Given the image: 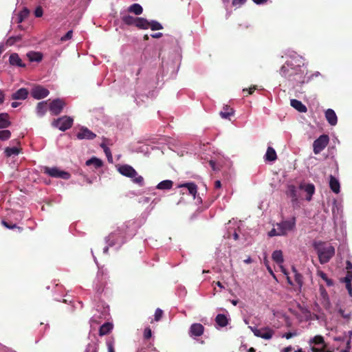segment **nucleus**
Segmentation results:
<instances>
[{
  "label": "nucleus",
  "mask_w": 352,
  "mask_h": 352,
  "mask_svg": "<svg viewBox=\"0 0 352 352\" xmlns=\"http://www.w3.org/2000/svg\"><path fill=\"white\" fill-rule=\"evenodd\" d=\"M280 74L291 82L294 87L311 80L310 77H307V69L304 58L296 52L288 55L287 60L280 69Z\"/></svg>",
  "instance_id": "obj_1"
},
{
  "label": "nucleus",
  "mask_w": 352,
  "mask_h": 352,
  "mask_svg": "<svg viewBox=\"0 0 352 352\" xmlns=\"http://www.w3.org/2000/svg\"><path fill=\"white\" fill-rule=\"evenodd\" d=\"M135 232L136 226L135 221H128L124 223L106 237L107 245L104 248L103 253L107 254L109 247H115L116 250H118L128 239L134 236Z\"/></svg>",
  "instance_id": "obj_2"
},
{
  "label": "nucleus",
  "mask_w": 352,
  "mask_h": 352,
  "mask_svg": "<svg viewBox=\"0 0 352 352\" xmlns=\"http://www.w3.org/2000/svg\"><path fill=\"white\" fill-rule=\"evenodd\" d=\"M273 226V228L267 233L268 236H285L296 230V218L292 217L287 219H282L280 222L274 224Z\"/></svg>",
  "instance_id": "obj_3"
},
{
  "label": "nucleus",
  "mask_w": 352,
  "mask_h": 352,
  "mask_svg": "<svg viewBox=\"0 0 352 352\" xmlns=\"http://www.w3.org/2000/svg\"><path fill=\"white\" fill-rule=\"evenodd\" d=\"M313 247L318 256L321 264L328 263L335 254V248L330 243L323 241H315Z\"/></svg>",
  "instance_id": "obj_4"
},
{
  "label": "nucleus",
  "mask_w": 352,
  "mask_h": 352,
  "mask_svg": "<svg viewBox=\"0 0 352 352\" xmlns=\"http://www.w3.org/2000/svg\"><path fill=\"white\" fill-rule=\"evenodd\" d=\"M118 171L122 175L129 177L132 182L140 186H144V178L130 165L122 164L117 167Z\"/></svg>",
  "instance_id": "obj_5"
},
{
  "label": "nucleus",
  "mask_w": 352,
  "mask_h": 352,
  "mask_svg": "<svg viewBox=\"0 0 352 352\" xmlns=\"http://www.w3.org/2000/svg\"><path fill=\"white\" fill-rule=\"evenodd\" d=\"M242 224L241 221H236L232 219L230 221L226 226L227 228V237L230 238L231 236H233L234 240H240V234H241V225Z\"/></svg>",
  "instance_id": "obj_6"
},
{
  "label": "nucleus",
  "mask_w": 352,
  "mask_h": 352,
  "mask_svg": "<svg viewBox=\"0 0 352 352\" xmlns=\"http://www.w3.org/2000/svg\"><path fill=\"white\" fill-rule=\"evenodd\" d=\"M312 352H327V344L322 336L318 335L309 339L308 342Z\"/></svg>",
  "instance_id": "obj_7"
},
{
  "label": "nucleus",
  "mask_w": 352,
  "mask_h": 352,
  "mask_svg": "<svg viewBox=\"0 0 352 352\" xmlns=\"http://www.w3.org/2000/svg\"><path fill=\"white\" fill-rule=\"evenodd\" d=\"M107 272L102 267H98V271L94 282V287L97 293L102 292L107 279Z\"/></svg>",
  "instance_id": "obj_8"
},
{
  "label": "nucleus",
  "mask_w": 352,
  "mask_h": 352,
  "mask_svg": "<svg viewBox=\"0 0 352 352\" xmlns=\"http://www.w3.org/2000/svg\"><path fill=\"white\" fill-rule=\"evenodd\" d=\"M43 173L49 176L54 178H61L63 179H69L71 175L65 170H60L58 168L54 167H43Z\"/></svg>",
  "instance_id": "obj_9"
},
{
  "label": "nucleus",
  "mask_w": 352,
  "mask_h": 352,
  "mask_svg": "<svg viewBox=\"0 0 352 352\" xmlns=\"http://www.w3.org/2000/svg\"><path fill=\"white\" fill-rule=\"evenodd\" d=\"M73 122L74 120L72 118L65 116L55 120L52 122V125L54 127L58 128L59 130L65 131L72 127Z\"/></svg>",
  "instance_id": "obj_10"
},
{
  "label": "nucleus",
  "mask_w": 352,
  "mask_h": 352,
  "mask_svg": "<svg viewBox=\"0 0 352 352\" xmlns=\"http://www.w3.org/2000/svg\"><path fill=\"white\" fill-rule=\"evenodd\" d=\"M329 138L327 135H320L313 143V150L315 154H319L327 146Z\"/></svg>",
  "instance_id": "obj_11"
},
{
  "label": "nucleus",
  "mask_w": 352,
  "mask_h": 352,
  "mask_svg": "<svg viewBox=\"0 0 352 352\" xmlns=\"http://www.w3.org/2000/svg\"><path fill=\"white\" fill-rule=\"evenodd\" d=\"M249 328L251 329L255 336L263 338L265 340L271 339L274 333V331L269 327L258 329L255 327L250 326Z\"/></svg>",
  "instance_id": "obj_12"
},
{
  "label": "nucleus",
  "mask_w": 352,
  "mask_h": 352,
  "mask_svg": "<svg viewBox=\"0 0 352 352\" xmlns=\"http://www.w3.org/2000/svg\"><path fill=\"white\" fill-rule=\"evenodd\" d=\"M65 106V102L63 100L56 98L50 102L49 109L52 115L57 116L61 113Z\"/></svg>",
  "instance_id": "obj_13"
},
{
  "label": "nucleus",
  "mask_w": 352,
  "mask_h": 352,
  "mask_svg": "<svg viewBox=\"0 0 352 352\" xmlns=\"http://www.w3.org/2000/svg\"><path fill=\"white\" fill-rule=\"evenodd\" d=\"M49 94V90L41 85H36L31 90L32 96L36 100H41L46 98Z\"/></svg>",
  "instance_id": "obj_14"
},
{
  "label": "nucleus",
  "mask_w": 352,
  "mask_h": 352,
  "mask_svg": "<svg viewBox=\"0 0 352 352\" xmlns=\"http://www.w3.org/2000/svg\"><path fill=\"white\" fill-rule=\"evenodd\" d=\"M96 312L90 319L91 324L92 325L94 323L99 324L101 322L102 320H106L109 316V308L104 307L103 311L100 312L98 309Z\"/></svg>",
  "instance_id": "obj_15"
},
{
  "label": "nucleus",
  "mask_w": 352,
  "mask_h": 352,
  "mask_svg": "<svg viewBox=\"0 0 352 352\" xmlns=\"http://www.w3.org/2000/svg\"><path fill=\"white\" fill-rule=\"evenodd\" d=\"M96 135L90 131L88 128L82 126L76 134L78 140H93L96 138Z\"/></svg>",
  "instance_id": "obj_16"
},
{
  "label": "nucleus",
  "mask_w": 352,
  "mask_h": 352,
  "mask_svg": "<svg viewBox=\"0 0 352 352\" xmlns=\"http://www.w3.org/2000/svg\"><path fill=\"white\" fill-rule=\"evenodd\" d=\"M204 327L200 323H194L190 327L189 334L191 337H199L204 333Z\"/></svg>",
  "instance_id": "obj_17"
},
{
  "label": "nucleus",
  "mask_w": 352,
  "mask_h": 352,
  "mask_svg": "<svg viewBox=\"0 0 352 352\" xmlns=\"http://www.w3.org/2000/svg\"><path fill=\"white\" fill-rule=\"evenodd\" d=\"M29 94V91L26 88H20L11 95V99L14 100H25Z\"/></svg>",
  "instance_id": "obj_18"
},
{
  "label": "nucleus",
  "mask_w": 352,
  "mask_h": 352,
  "mask_svg": "<svg viewBox=\"0 0 352 352\" xmlns=\"http://www.w3.org/2000/svg\"><path fill=\"white\" fill-rule=\"evenodd\" d=\"M325 118L331 126H336L338 122V117L332 109H328L324 113Z\"/></svg>",
  "instance_id": "obj_19"
},
{
  "label": "nucleus",
  "mask_w": 352,
  "mask_h": 352,
  "mask_svg": "<svg viewBox=\"0 0 352 352\" xmlns=\"http://www.w3.org/2000/svg\"><path fill=\"white\" fill-rule=\"evenodd\" d=\"M287 197H290L292 202L294 204L298 202V192L296 187L294 185H289L286 191Z\"/></svg>",
  "instance_id": "obj_20"
},
{
  "label": "nucleus",
  "mask_w": 352,
  "mask_h": 352,
  "mask_svg": "<svg viewBox=\"0 0 352 352\" xmlns=\"http://www.w3.org/2000/svg\"><path fill=\"white\" fill-rule=\"evenodd\" d=\"M9 63L11 65L20 67H25V65L23 63L21 58L16 53H12L9 57Z\"/></svg>",
  "instance_id": "obj_21"
},
{
  "label": "nucleus",
  "mask_w": 352,
  "mask_h": 352,
  "mask_svg": "<svg viewBox=\"0 0 352 352\" xmlns=\"http://www.w3.org/2000/svg\"><path fill=\"white\" fill-rule=\"evenodd\" d=\"M290 105L300 113H306L307 111L306 106L301 101L296 99H292Z\"/></svg>",
  "instance_id": "obj_22"
},
{
  "label": "nucleus",
  "mask_w": 352,
  "mask_h": 352,
  "mask_svg": "<svg viewBox=\"0 0 352 352\" xmlns=\"http://www.w3.org/2000/svg\"><path fill=\"white\" fill-rule=\"evenodd\" d=\"M329 187L333 192H335L336 194H338L340 192V182H339L338 179H337L333 175H330V177H329Z\"/></svg>",
  "instance_id": "obj_23"
},
{
  "label": "nucleus",
  "mask_w": 352,
  "mask_h": 352,
  "mask_svg": "<svg viewBox=\"0 0 352 352\" xmlns=\"http://www.w3.org/2000/svg\"><path fill=\"white\" fill-rule=\"evenodd\" d=\"M179 187L187 188L189 192V194L190 195L193 196L194 198L195 197L196 193L197 192V186L195 184H194L192 182L185 183V184H180L179 186Z\"/></svg>",
  "instance_id": "obj_24"
},
{
  "label": "nucleus",
  "mask_w": 352,
  "mask_h": 352,
  "mask_svg": "<svg viewBox=\"0 0 352 352\" xmlns=\"http://www.w3.org/2000/svg\"><path fill=\"white\" fill-rule=\"evenodd\" d=\"M11 125L9 115L7 113H0V129H6Z\"/></svg>",
  "instance_id": "obj_25"
},
{
  "label": "nucleus",
  "mask_w": 352,
  "mask_h": 352,
  "mask_svg": "<svg viewBox=\"0 0 352 352\" xmlns=\"http://www.w3.org/2000/svg\"><path fill=\"white\" fill-rule=\"evenodd\" d=\"M85 164L88 166H94V168L97 169L102 166L103 162L96 157H92L86 161Z\"/></svg>",
  "instance_id": "obj_26"
},
{
  "label": "nucleus",
  "mask_w": 352,
  "mask_h": 352,
  "mask_svg": "<svg viewBox=\"0 0 352 352\" xmlns=\"http://www.w3.org/2000/svg\"><path fill=\"white\" fill-rule=\"evenodd\" d=\"M135 27L142 30H147L149 28L148 21L143 17H137Z\"/></svg>",
  "instance_id": "obj_27"
},
{
  "label": "nucleus",
  "mask_w": 352,
  "mask_h": 352,
  "mask_svg": "<svg viewBox=\"0 0 352 352\" xmlns=\"http://www.w3.org/2000/svg\"><path fill=\"white\" fill-rule=\"evenodd\" d=\"M272 258L278 265H282L284 262L283 252L280 250L274 251L272 254Z\"/></svg>",
  "instance_id": "obj_28"
},
{
  "label": "nucleus",
  "mask_w": 352,
  "mask_h": 352,
  "mask_svg": "<svg viewBox=\"0 0 352 352\" xmlns=\"http://www.w3.org/2000/svg\"><path fill=\"white\" fill-rule=\"evenodd\" d=\"M173 186V182L171 180L166 179L160 182L155 187L158 190H170Z\"/></svg>",
  "instance_id": "obj_29"
},
{
  "label": "nucleus",
  "mask_w": 352,
  "mask_h": 352,
  "mask_svg": "<svg viewBox=\"0 0 352 352\" xmlns=\"http://www.w3.org/2000/svg\"><path fill=\"white\" fill-rule=\"evenodd\" d=\"M27 56L30 62H41L43 58V55L41 52H30L27 54Z\"/></svg>",
  "instance_id": "obj_30"
},
{
  "label": "nucleus",
  "mask_w": 352,
  "mask_h": 352,
  "mask_svg": "<svg viewBox=\"0 0 352 352\" xmlns=\"http://www.w3.org/2000/svg\"><path fill=\"white\" fill-rule=\"evenodd\" d=\"M20 153V149L16 146L6 147L4 149V154L7 157H15Z\"/></svg>",
  "instance_id": "obj_31"
},
{
  "label": "nucleus",
  "mask_w": 352,
  "mask_h": 352,
  "mask_svg": "<svg viewBox=\"0 0 352 352\" xmlns=\"http://www.w3.org/2000/svg\"><path fill=\"white\" fill-rule=\"evenodd\" d=\"M215 322L220 327H224L228 324V319L224 314H217Z\"/></svg>",
  "instance_id": "obj_32"
},
{
  "label": "nucleus",
  "mask_w": 352,
  "mask_h": 352,
  "mask_svg": "<svg viewBox=\"0 0 352 352\" xmlns=\"http://www.w3.org/2000/svg\"><path fill=\"white\" fill-rule=\"evenodd\" d=\"M304 190L307 193L306 199L308 201H310L312 199V196L315 192V186L312 184H308L305 186Z\"/></svg>",
  "instance_id": "obj_33"
},
{
  "label": "nucleus",
  "mask_w": 352,
  "mask_h": 352,
  "mask_svg": "<svg viewBox=\"0 0 352 352\" xmlns=\"http://www.w3.org/2000/svg\"><path fill=\"white\" fill-rule=\"evenodd\" d=\"M47 102L45 101L40 102L37 104L36 106V113L38 116L42 117L43 116L46 111H47Z\"/></svg>",
  "instance_id": "obj_34"
},
{
  "label": "nucleus",
  "mask_w": 352,
  "mask_h": 352,
  "mask_svg": "<svg viewBox=\"0 0 352 352\" xmlns=\"http://www.w3.org/2000/svg\"><path fill=\"white\" fill-rule=\"evenodd\" d=\"M113 329V324L111 322H104L100 326L99 329V335L100 336L107 334Z\"/></svg>",
  "instance_id": "obj_35"
},
{
  "label": "nucleus",
  "mask_w": 352,
  "mask_h": 352,
  "mask_svg": "<svg viewBox=\"0 0 352 352\" xmlns=\"http://www.w3.org/2000/svg\"><path fill=\"white\" fill-rule=\"evenodd\" d=\"M265 157L267 161L273 162L276 160L277 155L275 150L272 147L269 146L267 149Z\"/></svg>",
  "instance_id": "obj_36"
},
{
  "label": "nucleus",
  "mask_w": 352,
  "mask_h": 352,
  "mask_svg": "<svg viewBox=\"0 0 352 352\" xmlns=\"http://www.w3.org/2000/svg\"><path fill=\"white\" fill-rule=\"evenodd\" d=\"M128 11L134 13L135 15H140L142 13L143 8L139 3H133L129 7Z\"/></svg>",
  "instance_id": "obj_37"
},
{
  "label": "nucleus",
  "mask_w": 352,
  "mask_h": 352,
  "mask_svg": "<svg viewBox=\"0 0 352 352\" xmlns=\"http://www.w3.org/2000/svg\"><path fill=\"white\" fill-rule=\"evenodd\" d=\"M30 14V11L27 8H23L21 11L18 14L17 17V23H21L25 19H26Z\"/></svg>",
  "instance_id": "obj_38"
},
{
  "label": "nucleus",
  "mask_w": 352,
  "mask_h": 352,
  "mask_svg": "<svg viewBox=\"0 0 352 352\" xmlns=\"http://www.w3.org/2000/svg\"><path fill=\"white\" fill-rule=\"evenodd\" d=\"M292 271L294 273V279L296 282L297 285L300 288L302 287L303 285V278L302 276L297 272L294 267H292Z\"/></svg>",
  "instance_id": "obj_39"
},
{
  "label": "nucleus",
  "mask_w": 352,
  "mask_h": 352,
  "mask_svg": "<svg viewBox=\"0 0 352 352\" xmlns=\"http://www.w3.org/2000/svg\"><path fill=\"white\" fill-rule=\"evenodd\" d=\"M234 114L232 109H229L228 106L223 108V111L220 112V116L222 118L228 119L231 116Z\"/></svg>",
  "instance_id": "obj_40"
},
{
  "label": "nucleus",
  "mask_w": 352,
  "mask_h": 352,
  "mask_svg": "<svg viewBox=\"0 0 352 352\" xmlns=\"http://www.w3.org/2000/svg\"><path fill=\"white\" fill-rule=\"evenodd\" d=\"M122 19V21L124 22V23L126 25H135L137 17H134L131 15H126V16H124Z\"/></svg>",
  "instance_id": "obj_41"
},
{
  "label": "nucleus",
  "mask_w": 352,
  "mask_h": 352,
  "mask_svg": "<svg viewBox=\"0 0 352 352\" xmlns=\"http://www.w3.org/2000/svg\"><path fill=\"white\" fill-rule=\"evenodd\" d=\"M148 23H149V28H151V30H153V31L160 30L163 29L162 25L155 20H151L150 21H148Z\"/></svg>",
  "instance_id": "obj_42"
},
{
  "label": "nucleus",
  "mask_w": 352,
  "mask_h": 352,
  "mask_svg": "<svg viewBox=\"0 0 352 352\" xmlns=\"http://www.w3.org/2000/svg\"><path fill=\"white\" fill-rule=\"evenodd\" d=\"M318 275L326 283L327 286L330 287L333 285V280L329 278L327 275L322 271H318Z\"/></svg>",
  "instance_id": "obj_43"
},
{
  "label": "nucleus",
  "mask_w": 352,
  "mask_h": 352,
  "mask_svg": "<svg viewBox=\"0 0 352 352\" xmlns=\"http://www.w3.org/2000/svg\"><path fill=\"white\" fill-rule=\"evenodd\" d=\"M98 351V343L96 340H92L87 346L85 352H97Z\"/></svg>",
  "instance_id": "obj_44"
},
{
  "label": "nucleus",
  "mask_w": 352,
  "mask_h": 352,
  "mask_svg": "<svg viewBox=\"0 0 352 352\" xmlns=\"http://www.w3.org/2000/svg\"><path fill=\"white\" fill-rule=\"evenodd\" d=\"M11 132L9 130L4 129L0 131V140L6 141L10 138Z\"/></svg>",
  "instance_id": "obj_45"
},
{
  "label": "nucleus",
  "mask_w": 352,
  "mask_h": 352,
  "mask_svg": "<svg viewBox=\"0 0 352 352\" xmlns=\"http://www.w3.org/2000/svg\"><path fill=\"white\" fill-rule=\"evenodd\" d=\"M115 341L113 338H108L106 341L108 352H115Z\"/></svg>",
  "instance_id": "obj_46"
},
{
  "label": "nucleus",
  "mask_w": 352,
  "mask_h": 352,
  "mask_svg": "<svg viewBox=\"0 0 352 352\" xmlns=\"http://www.w3.org/2000/svg\"><path fill=\"white\" fill-rule=\"evenodd\" d=\"M2 224L8 229L12 230L14 228H17L19 230V232H21L22 228L20 227H17L15 223H9L6 221H2Z\"/></svg>",
  "instance_id": "obj_47"
},
{
  "label": "nucleus",
  "mask_w": 352,
  "mask_h": 352,
  "mask_svg": "<svg viewBox=\"0 0 352 352\" xmlns=\"http://www.w3.org/2000/svg\"><path fill=\"white\" fill-rule=\"evenodd\" d=\"M72 35H73V31L72 30H69L64 36H63L61 38H60V41L64 42V41H66L67 40H69L72 38Z\"/></svg>",
  "instance_id": "obj_48"
},
{
  "label": "nucleus",
  "mask_w": 352,
  "mask_h": 352,
  "mask_svg": "<svg viewBox=\"0 0 352 352\" xmlns=\"http://www.w3.org/2000/svg\"><path fill=\"white\" fill-rule=\"evenodd\" d=\"M104 153L107 156V160L109 163H113V157L111 155V152L109 148H104Z\"/></svg>",
  "instance_id": "obj_49"
},
{
  "label": "nucleus",
  "mask_w": 352,
  "mask_h": 352,
  "mask_svg": "<svg viewBox=\"0 0 352 352\" xmlns=\"http://www.w3.org/2000/svg\"><path fill=\"white\" fill-rule=\"evenodd\" d=\"M162 315H163V311L160 309V308H157L155 311V320L156 321H159L162 317Z\"/></svg>",
  "instance_id": "obj_50"
},
{
  "label": "nucleus",
  "mask_w": 352,
  "mask_h": 352,
  "mask_svg": "<svg viewBox=\"0 0 352 352\" xmlns=\"http://www.w3.org/2000/svg\"><path fill=\"white\" fill-rule=\"evenodd\" d=\"M152 336V331L150 327H146L144 331V338L146 340H148Z\"/></svg>",
  "instance_id": "obj_51"
},
{
  "label": "nucleus",
  "mask_w": 352,
  "mask_h": 352,
  "mask_svg": "<svg viewBox=\"0 0 352 352\" xmlns=\"http://www.w3.org/2000/svg\"><path fill=\"white\" fill-rule=\"evenodd\" d=\"M43 12L41 7H37L34 10V15L36 17H41L43 16Z\"/></svg>",
  "instance_id": "obj_52"
},
{
  "label": "nucleus",
  "mask_w": 352,
  "mask_h": 352,
  "mask_svg": "<svg viewBox=\"0 0 352 352\" xmlns=\"http://www.w3.org/2000/svg\"><path fill=\"white\" fill-rule=\"evenodd\" d=\"M18 40H19V37L10 36L8 38L6 43L9 45H12Z\"/></svg>",
  "instance_id": "obj_53"
},
{
  "label": "nucleus",
  "mask_w": 352,
  "mask_h": 352,
  "mask_svg": "<svg viewBox=\"0 0 352 352\" xmlns=\"http://www.w3.org/2000/svg\"><path fill=\"white\" fill-rule=\"evenodd\" d=\"M340 210V206L337 203V201L336 199L333 200V207H332V212L335 214L336 210L338 212Z\"/></svg>",
  "instance_id": "obj_54"
},
{
  "label": "nucleus",
  "mask_w": 352,
  "mask_h": 352,
  "mask_svg": "<svg viewBox=\"0 0 352 352\" xmlns=\"http://www.w3.org/2000/svg\"><path fill=\"white\" fill-rule=\"evenodd\" d=\"M150 201V198L147 197H142L139 199L138 202L142 204H148Z\"/></svg>",
  "instance_id": "obj_55"
},
{
  "label": "nucleus",
  "mask_w": 352,
  "mask_h": 352,
  "mask_svg": "<svg viewBox=\"0 0 352 352\" xmlns=\"http://www.w3.org/2000/svg\"><path fill=\"white\" fill-rule=\"evenodd\" d=\"M138 152H142L147 153L148 152V146L147 145L141 146L138 150Z\"/></svg>",
  "instance_id": "obj_56"
},
{
  "label": "nucleus",
  "mask_w": 352,
  "mask_h": 352,
  "mask_svg": "<svg viewBox=\"0 0 352 352\" xmlns=\"http://www.w3.org/2000/svg\"><path fill=\"white\" fill-rule=\"evenodd\" d=\"M245 1L246 0H232V5L234 6H240L243 5Z\"/></svg>",
  "instance_id": "obj_57"
},
{
  "label": "nucleus",
  "mask_w": 352,
  "mask_h": 352,
  "mask_svg": "<svg viewBox=\"0 0 352 352\" xmlns=\"http://www.w3.org/2000/svg\"><path fill=\"white\" fill-rule=\"evenodd\" d=\"M295 336H296V333H295V332H289V333H285L283 336V337L285 338L286 339H290V338H293Z\"/></svg>",
  "instance_id": "obj_58"
},
{
  "label": "nucleus",
  "mask_w": 352,
  "mask_h": 352,
  "mask_svg": "<svg viewBox=\"0 0 352 352\" xmlns=\"http://www.w3.org/2000/svg\"><path fill=\"white\" fill-rule=\"evenodd\" d=\"M5 93L2 89H0V105L2 104L5 101Z\"/></svg>",
  "instance_id": "obj_59"
},
{
  "label": "nucleus",
  "mask_w": 352,
  "mask_h": 352,
  "mask_svg": "<svg viewBox=\"0 0 352 352\" xmlns=\"http://www.w3.org/2000/svg\"><path fill=\"white\" fill-rule=\"evenodd\" d=\"M256 89V87L255 86H254L252 87H250L248 90L247 89H243V92L248 91V94H252Z\"/></svg>",
  "instance_id": "obj_60"
},
{
  "label": "nucleus",
  "mask_w": 352,
  "mask_h": 352,
  "mask_svg": "<svg viewBox=\"0 0 352 352\" xmlns=\"http://www.w3.org/2000/svg\"><path fill=\"white\" fill-rule=\"evenodd\" d=\"M151 36L152 38H158L162 37L163 36V34L162 32H157V33L152 34Z\"/></svg>",
  "instance_id": "obj_61"
},
{
  "label": "nucleus",
  "mask_w": 352,
  "mask_h": 352,
  "mask_svg": "<svg viewBox=\"0 0 352 352\" xmlns=\"http://www.w3.org/2000/svg\"><path fill=\"white\" fill-rule=\"evenodd\" d=\"M346 268L349 270H352V263L350 261L346 262Z\"/></svg>",
  "instance_id": "obj_62"
},
{
  "label": "nucleus",
  "mask_w": 352,
  "mask_h": 352,
  "mask_svg": "<svg viewBox=\"0 0 352 352\" xmlns=\"http://www.w3.org/2000/svg\"><path fill=\"white\" fill-rule=\"evenodd\" d=\"M349 344H350V340H348L347 341V346H346V348L344 349H342L341 351V352H350V348L351 347H350Z\"/></svg>",
  "instance_id": "obj_63"
},
{
  "label": "nucleus",
  "mask_w": 352,
  "mask_h": 352,
  "mask_svg": "<svg viewBox=\"0 0 352 352\" xmlns=\"http://www.w3.org/2000/svg\"><path fill=\"white\" fill-rule=\"evenodd\" d=\"M292 350V347L291 346H287L281 350V352H290Z\"/></svg>",
  "instance_id": "obj_64"
}]
</instances>
